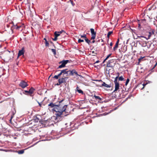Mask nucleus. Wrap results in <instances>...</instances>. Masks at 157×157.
<instances>
[{
	"label": "nucleus",
	"instance_id": "26",
	"mask_svg": "<svg viewBox=\"0 0 157 157\" xmlns=\"http://www.w3.org/2000/svg\"><path fill=\"white\" fill-rule=\"evenodd\" d=\"M52 52L53 53L54 55H55L56 54V50L53 49H52Z\"/></svg>",
	"mask_w": 157,
	"mask_h": 157
},
{
	"label": "nucleus",
	"instance_id": "22",
	"mask_svg": "<svg viewBox=\"0 0 157 157\" xmlns=\"http://www.w3.org/2000/svg\"><path fill=\"white\" fill-rule=\"evenodd\" d=\"M54 34L55 36H56L57 37L60 35V34L56 31L54 33Z\"/></svg>",
	"mask_w": 157,
	"mask_h": 157
},
{
	"label": "nucleus",
	"instance_id": "48",
	"mask_svg": "<svg viewBox=\"0 0 157 157\" xmlns=\"http://www.w3.org/2000/svg\"><path fill=\"white\" fill-rule=\"evenodd\" d=\"M106 60H105V59L103 61V63H104V62L105 61H106Z\"/></svg>",
	"mask_w": 157,
	"mask_h": 157
},
{
	"label": "nucleus",
	"instance_id": "3",
	"mask_svg": "<svg viewBox=\"0 0 157 157\" xmlns=\"http://www.w3.org/2000/svg\"><path fill=\"white\" fill-rule=\"evenodd\" d=\"M67 75L66 76H73L74 75H75L76 76H79L80 77H82L80 75H79L78 74L77 72L75 69H73L72 70H68V69H67Z\"/></svg>",
	"mask_w": 157,
	"mask_h": 157
},
{
	"label": "nucleus",
	"instance_id": "43",
	"mask_svg": "<svg viewBox=\"0 0 157 157\" xmlns=\"http://www.w3.org/2000/svg\"><path fill=\"white\" fill-rule=\"evenodd\" d=\"M113 43L111 42L110 43V46H112L113 45Z\"/></svg>",
	"mask_w": 157,
	"mask_h": 157
},
{
	"label": "nucleus",
	"instance_id": "34",
	"mask_svg": "<svg viewBox=\"0 0 157 157\" xmlns=\"http://www.w3.org/2000/svg\"><path fill=\"white\" fill-rule=\"evenodd\" d=\"M21 27V26H18L17 25H16V27H16V29H19L20 27Z\"/></svg>",
	"mask_w": 157,
	"mask_h": 157
},
{
	"label": "nucleus",
	"instance_id": "17",
	"mask_svg": "<svg viewBox=\"0 0 157 157\" xmlns=\"http://www.w3.org/2000/svg\"><path fill=\"white\" fill-rule=\"evenodd\" d=\"M24 152V150H19L17 151V153L19 154H23Z\"/></svg>",
	"mask_w": 157,
	"mask_h": 157
},
{
	"label": "nucleus",
	"instance_id": "12",
	"mask_svg": "<svg viewBox=\"0 0 157 157\" xmlns=\"http://www.w3.org/2000/svg\"><path fill=\"white\" fill-rule=\"evenodd\" d=\"M59 63H61V64L58 67V69L64 67H65V65L66 64V63H65L64 60L61 61Z\"/></svg>",
	"mask_w": 157,
	"mask_h": 157
},
{
	"label": "nucleus",
	"instance_id": "51",
	"mask_svg": "<svg viewBox=\"0 0 157 157\" xmlns=\"http://www.w3.org/2000/svg\"><path fill=\"white\" fill-rule=\"evenodd\" d=\"M71 2L73 6V4L72 1H71Z\"/></svg>",
	"mask_w": 157,
	"mask_h": 157
},
{
	"label": "nucleus",
	"instance_id": "15",
	"mask_svg": "<svg viewBox=\"0 0 157 157\" xmlns=\"http://www.w3.org/2000/svg\"><path fill=\"white\" fill-rule=\"evenodd\" d=\"M94 97L96 100H98L99 101H101L102 100V99L101 98H100L99 96H96L95 95H94Z\"/></svg>",
	"mask_w": 157,
	"mask_h": 157
},
{
	"label": "nucleus",
	"instance_id": "47",
	"mask_svg": "<svg viewBox=\"0 0 157 157\" xmlns=\"http://www.w3.org/2000/svg\"><path fill=\"white\" fill-rule=\"evenodd\" d=\"M76 89H79V87H78V86H77V87H76Z\"/></svg>",
	"mask_w": 157,
	"mask_h": 157
},
{
	"label": "nucleus",
	"instance_id": "35",
	"mask_svg": "<svg viewBox=\"0 0 157 157\" xmlns=\"http://www.w3.org/2000/svg\"><path fill=\"white\" fill-rule=\"evenodd\" d=\"M81 38H86V35H82L81 36Z\"/></svg>",
	"mask_w": 157,
	"mask_h": 157
},
{
	"label": "nucleus",
	"instance_id": "8",
	"mask_svg": "<svg viewBox=\"0 0 157 157\" xmlns=\"http://www.w3.org/2000/svg\"><path fill=\"white\" fill-rule=\"evenodd\" d=\"M155 31L154 30H152L151 32H148V34L147 35V37H146L144 36H142L141 37H143L145 38L147 40L149 39H150L151 35L154 34Z\"/></svg>",
	"mask_w": 157,
	"mask_h": 157
},
{
	"label": "nucleus",
	"instance_id": "53",
	"mask_svg": "<svg viewBox=\"0 0 157 157\" xmlns=\"http://www.w3.org/2000/svg\"><path fill=\"white\" fill-rule=\"evenodd\" d=\"M4 74V73L3 72V73L2 74V75H3Z\"/></svg>",
	"mask_w": 157,
	"mask_h": 157
},
{
	"label": "nucleus",
	"instance_id": "9",
	"mask_svg": "<svg viewBox=\"0 0 157 157\" xmlns=\"http://www.w3.org/2000/svg\"><path fill=\"white\" fill-rule=\"evenodd\" d=\"M90 30L91 34V39L94 40L95 38L96 33L95 32L94 29L92 28L90 29Z\"/></svg>",
	"mask_w": 157,
	"mask_h": 157
},
{
	"label": "nucleus",
	"instance_id": "19",
	"mask_svg": "<svg viewBox=\"0 0 157 157\" xmlns=\"http://www.w3.org/2000/svg\"><path fill=\"white\" fill-rule=\"evenodd\" d=\"M44 40H45V46H46L48 47L49 46V44L48 41H47V39H46V38H44Z\"/></svg>",
	"mask_w": 157,
	"mask_h": 157
},
{
	"label": "nucleus",
	"instance_id": "36",
	"mask_svg": "<svg viewBox=\"0 0 157 157\" xmlns=\"http://www.w3.org/2000/svg\"><path fill=\"white\" fill-rule=\"evenodd\" d=\"M143 57H141L138 59L139 62H140L141 60L143 59Z\"/></svg>",
	"mask_w": 157,
	"mask_h": 157
},
{
	"label": "nucleus",
	"instance_id": "7",
	"mask_svg": "<svg viewBox=\"0 0 157 157\" xmlns=\"http://www.w3.org/2000/svg\"><path fill=\"white\" fill-rule=\"evenodd\" d=\"M35 89L32 87H31L29 91L25 90L23 93L25 94L31 95Z\"/></svg>",
	"mask_w": 157,
	"mask_h": 157
},
{
	"label": "nucleus",
	"instance_id": "33",
	"mask_svg": "<svg viewBox=\"0 0 157 157\" xmlns=\"http://www.w3.org/2000/svg\"><path fill=\"white\" fill-rule=\"evenodd\" d=\"M57 37H56V36H55V38L53 39H52L54 41H56L57 40Z\"/></svg>",
	"mask_w": 157,
	"mask_h": 157
},
{
	"label": "nucleus",
	"instance_id": "10",
	"mask_svg": "<svg viewBox=\"0 0 157 157\" xmlns=\"http://www.w3.org/2000/svg\"><path fill=\"white\" fill-rule=\"evenodd\" d=\"M19 86L22 88H24L28 86V84L26 82L24 81H21L19 85Z\"/></svg>",
	"mask_w": 157,
	"mask_h": 157
},
{
	"label": "nucleus",
	"instance_id": "27",
	"mask_svg": "<svg viewBox=\"0 0 157 157\" xmlns=\"http://www.w3.org/2000/svg\"><path fill=\"white\" fill-rule=\"evenodd\" d=\"M65 61V63H66V64H67L68 63H70V61L69 60H64Z\"/></svg>",
	"mask_w": 157,
	"mask_h": 157
},
{
	"label": "nucleus",
	"instance_id": "52",
	"mask_svg": "<svg viewBox=\"0 0 157 157\" xmlns=\"http://www.w3.org/2000/svg\"><path fill=\"white\" fill-rule=\"evenodd\" d=\"M0 150H1V151H4V150H2V149H0Z\"/></svg>",
	"mask_w": 157,
	"mask_h": 157
},
{
	"label": "nucleus",
	"instance_id": "6",
	"mask_svg": "<svg viewBox=\"0 0 157 157\" xmlns=\"http://www.w3.org/2000/svg\"><path fill=\"white\" fill-rule=\"evenodd\" d=\"M116 64L115 60L114 59H111L109 60L107 63V66L111 67H113Z\"/></svg>",
	"mask_w": 157,
	"mask_h": 157
},
{
	"label": "nucleus",
	"instance_id": "2",
	"mask_svg": "<svg viewBox=\"0 0 157 157\" xmlns=\"http://www.w3.org/2000/svg\"><path fill=\"white\" fill-rule=\"evenodd\" d=\"M2 52H1V55H2V57L4 59H10L11 58V53L9 51H5L3 53Z\"/></svg>",
	"mask_w": 157,
	"mask_h": 157
},
{
	"label": "nucleus",
	"instance_id": "50",
	"mask_svg": "<svg viewBox=\"0 0 157 157\" xmlns=\"http://www.w3.org/2000/svg\"><path fill=\"white\" fill-rule=\"evenodd\" d=\"M142 36H137V37H141Z\"/></svg>",
	"mask_w": 157,
	"mask_h": 157
},
{
	"label": "nucleus",
	"instance_id": "1",
	"mask_svg": "<svg viewBox=\"0 0 157 157\" xmlns=\"http://www.w3.org/2000/svg\"><path fill=\"white\" fill-rule=\"evenodd\" d=\"M64 99H63L59 101V104L53 109V110L56 112V115L57 117H64L68 114V112L67 111V105L62 103Z\"/></svg>",
	"mask_w": 157,
	"mask_h": 157
},
{
	"label": "nucleus",
	"instance_id": "20",
	"mask_svg": "<svg viewBox=\"0 0 157 157\" xmlns=\"http://www.w3.org/2000/svg\"><path fill=\"white\" fill-rule=\"evenodd\" d=\"M113 33V31H109V32L108 33V34H107V38H108V39H109V37L110 36L111 34H112Z\"/></svg>",
	"mask_w": 157,
	"mask_h": 157
},
{
	"label": "nucleus",
	"instance_id": "41",
	"mask_svg": "<svg viewBox=\"0 0 157 157\" xmlns=\"http://www.w3.org/2000/svg\"><path fill=\"white\" fill-rule=\"evenodd\" d=\"M100 61H99V60H97V61H96L95 63H94V64H95V63H98Z\"/></svg>",
	"mask_w": 157,
	"mask_h": 157
},
{
	"label": "nucleus",
	"instance_id": "4",
	"mask_svg": "<svg viewBox=\"0 0 157 157\" xmlns=\"http://www.w3.org/2000/svg\"><path fill=\"white\" fill-rule=\"evenodd\" d=\"M117 74H118V76L115 78L114 81V82L115 84V89L113 91L114 92L117 91L119 88V82L117 81V79L118 78L119 73H118Z\"/></svg>",
	"mask_w": 157,
	"mask_h": 157
},
{
	"label": "nucleus",
	"instance_id": "45",
	"mask_svg": "<svg viewBox=\"0 0 157 157\" xmlns=\"http://www.w3.org/2000/svg\"><path fill=\"white\" fill-rule=\"evenodd\" d=\"M144 46H146V42H145V43L144 44Z\"/></svg>",
	"mask_w": 157,
	"mask_h": 157
},
{
	"label": "nucleus",
	"instance_id": "13",
	"mask_svg": "<svg viewBox=\"0 0 157 157\" xmlns=\"http://www.w3.org/2000/svg\"><path fill=\"white\" fill-rule=\"evenodd\" d=\"M25 52V50H24V48H22L21 49L19 50L18 54V56L19 57L22 55H23L24 54Z\"/></svg>",
	"mask_w": 157,
	"mask_h": 157
},
{
	"label": "nucleus",
	"instance_id": "21",
	"mask_svg": "<svg viewBox=\"0 0 157 157\" xmlns=\"http://www.w3.org/2000/svg\"><path fill=\"white\" fill-rule=\"evenodd\" d=\"M77 91L79 93L81 94H84L83 91L81 90H80V89H77Z\"/></svg>",
	"mask_w": 157,
	"mask_h": 157
},
{
	"label": "nucleus",
	"instance_id": "39",
	"mask_svg": "<svg viewBox=\"0 0 157 157\" xmlns=\"http://www.w3.org/2000/svg\"><path fill=\"white\" fill-rule=\"evenodd\" d=\"M119 39H118L116 42V43H117V44H119Z\"/></svg>",
	"mask_w": 157,
	"mask_h": 157
},
{
	"label": "nucleus",
	"instance_id": "38",
	"mask_svg": "<svg viewBox=\"0 0 157 157\" xmlns=\"http://www.w3.org/2000/svg\"><path fill=\"white\" fill-rule=\"evenodd\" d=\"M146 84H143V88H142L141 90H143V89L144 88V87L145 86Z\"/></svg>",
	"mask_w": 157,
	"mask_h": 157
},
{
	"label": "nucleus",
	"instance_id": "11",
	"mask_svg": "<svg viewBox=\"0 0 157 157\" xmlns=\"http://www.w3.org/2000/svg\"><path fill=\"white\" fill-rule=\"evenodd\" d=\"M67 69L61 70L60 72L58 74L59 76V77L61 75H63V77L67 75Z\"/></svg>",
	"mask_w": 157,
	"mask_h": 157
},
{
	"label": "nucleus",
	"instance_id": "24",
	"mask_svg": "<svg viewBox=\"0 0 157 157\" xmlns=\"http://www.w3.org/2000/svg\"><path fill=\"white\" fill-rule=\"evenodd\" d=\"M119 80L120 81H123L124 80V78L122 76H121L120 77H118Z\"/></svg>",
	"mask_w": 157,
	"mask_h": 157
},
{
	"label": "nucleus",
	"instance_id": "28",
	"mask_svg": "<svg viewBox=\"0 0 157 157\" xmlns=\"http://www.w3.org/2000/svg\"><path fill=\"white\" fill-rule=\"evenodd\" d=\"M59 76L58 75H55L54 77H53V78H56V79H58L59 78Z\"/></svg>",
	"mask_w": 157,
	"mask_h": 157
},
{
	"label": "nucleus",
	"instance_id": "5",
	"mask_svg": "<svg viewBox=\"0 0 157 157\" xmlns=\"http://www.w3.org/2000/svg\"><path fill=\"white\" fill-rule=\"evenodd\" d=\"M67 78V77L66 76L60 78L58 80V82L56 85L57 86H59L62 83L66 82V80Z\"/></svg>",
	"mask_w": 157,
	"mask_h": 157
},
{
	"label": "nucleus",
	"instance_id": "42",
	"mask_svg": "<svg viewBox=\"0 0 157 157\" xmlns=\"http://www.w3.org/2000/svg\"><path fill=\"white\" fill-rule=\"evenodd\" d=\"M95 81H99V82H102V81L101 80H95Z\"/></svg>",
	"mask_w": 157,
	"mask_h": 157
},
{
	"label": "nucleus",
	"instance_id": "37",
	"mask_svg": "<svg viewBox=\"0 0 157 157\" xmlns=\"http://www.w3.org/2000/svg\"><path fill=\"white\" fill-rule=\"evenodd\" d=\"M38 103L39 105V106L40 107H42V104H41V103H40L39 102H38Z\"/></svg>",
	"mask_w": 157,
	"mask_h": 157
},
{
	"label": "nucleus",
	"instance_id": "46",
	"mask_svg": "<svg viewBox=\"0 0 157 157\" xmlns=\"http://www.w3.org/2000/svg\"><path fill=\"white\" fill-rule=\"evenodd\" d=\"M95 42V40H93L92 41V43H94Z\"/></svg>",
	"mask_w": 157,
	"mask_h": 157
},
{
	"label": "nucleus",
	"instance_id": "49",
	"mask_svg": "<svg viewBox=\"0 0 157 157\" xmlns=\"http://www.w3.org/2000/svg\"><path fill=\"white\" fill-rule=\"evenodd\" d=\"M106 60H105V59L103 61V63H104V62L105 61H106Z\"/></svg>",
	"mask_w": 157,
	"mask_h": 157
},
{
	"label": "nucleus",
	"instance_id": "29",
	"mask_svg": "<svg viewBox=\"0 0 157 157\" xmlns=\"http://www.w3.org/2000/svg\"><path fill=\"white\" fill-rule=\"evenodd\" d=\"M78 42L79 43H80L81 42H84V40H83L79 39L78 40Z\"/></svg>",
	"mask_w": 157,
	"mask_h": 157
},
{
	"label": "nucleus",
	"instance_id": "40",
	"mask_svg": "<svg viewBox=\"0 0 157 157\" xmlns=\"http://www.w3.org/2000/svg\"><path fill=\"white\" fill-rule=\"evenodd\" d=\"M13 115H11V118H10V121H11V120L13 118Z\"/></svg>",
	"mask_w": 157,
	"mask_h": 157
},
{
	"label": "nucleus",
	"instance_id": "31",
	"mask_svg": "<svg viewBox=\"0 0 157 157\" xmlns=\"http://www.w3.org/2000/svg\"><path fill=\"white\" fill-rule=\"evenodd\" d=\"M63 32H64V33H65L64 31L63 30H62V31L58 32H57L59 33L60 34L61 33H62Z\"/></svg>",
	"mask_w": 157,
	"mask_h": 157
},
{
	"label": "nucleus",
	"instance_id": "23",
	"mask_svg": "<svg viewBox=\"0 0 157 157\" xmlns=\"http://www.w3.org/2000/svg\"><path fill=\"white\" fill-rule=\"evenodd\" d=\"M85 40L86 42L88 44H90V41L88 40L87 37L86 38H85Z\"/></svg>",
	"mask_w": 157,
	"mask_h": 157
},
{
	"label": "nucleus",
	"instance_id": "18",
	"mask_svg": "<svg viewBox=\"0 0 157 157\" xmlns=\"http://www.w3.org/2000/svg\"><path fill=\"white\" fill-rule=\"evenodd\" d=\"M118 44H117V43H116L114 47L113 48V50L114 51H115L117 49V48L118 47Z\"/></svg>",
	"mask_w": 157,
	"mask_h": 157
},
{
	"label": "nucleus",
	"instance_id": "25",
	"mask_svg": "<svg viewBox=\"0 0 157 157\" xmlns=\"http://www.w3.org/2000/svg\"><path fill=\"white\" fill-rule=\"evenodd\" d=\"M129 79L128 78L127 80H126V82H125V85H127V84H128L129 81Z\"/></svg>",
	"mask_w": 157,
	"mask_h": 157
},
{
	"label": "nucleus",
	"instance_id": "14",
	"mask_svg": "<svg viewBox=\"0 0 157 157\" xmlns=\"http://www.w3.org/2000/svg\"><path fill=\"white\" fill-rule=\"evenodd\" d=\"M103 83L101 84V86H105L107 88H109L111 87V86L110 85H108L105 83L104 82H102Z\"/></svg>",
	"mask_w": 157,
	"mask_h": 157
},
{
	"label": "nucleus",
	"instance_id": "32",
	"mask_svg": "<svg viewBox=\"0 0 157 157\" xmlns=\"http://www.w3.org/2000/svg\"><path fill=\"white\" fill-rule=\"evenodd\" d=\"M2 37H3V39L2 40H1V41H5V40H6L5 38H4V36H2Z\"/></svg>",
	"mask_w": 157,
	"mask_h": 157
},
{
	"label": "nucleus",
	"instance_id": "30",
	"mask_svg": "<svg viewBox=\"0 0 157 157\" xmlns=\"http://www.w3.org/2000/svg\"><path fill=\"white\" fill-rule=\"evenodd\" d=\"M112 55V54H109V55H108L107 56V57L106 58H105V60H107L108 58L110 57V56L111 55Z\"/></svg>",
	"mask_w": 157,
	"mask_h": 157
},
{
	"label": "nucleus",
	"instance_id": "16",
	"mask_svg": "<svg viewBox=\"0 0 157 157\" xmlns=\"http://www.w3.org/2000/svg\"><path fill=\"white\" fill-rule=\"evenodd\" d=\"M48 106H50L51 108H54L56 107V105H55L52 103H51L48 104Z\"/></svg>",
	"mask_w": 157,
	"mask_h": 157
},
{
	"label": "nucleus",
	"instance_id": "44",
	"mask_svg": "<svg viewBox=\"0 0 157 157\" xmlns=\"http://www.w3.org/2000/svg\"><path fill=\"white\" fill-rule=\"evenodd\" d=\"M140 24H138V27H139V28H140Z\"/></svg>",
	"mask_w": 157,
	"mask_h": 157
}]
</instances>
